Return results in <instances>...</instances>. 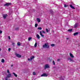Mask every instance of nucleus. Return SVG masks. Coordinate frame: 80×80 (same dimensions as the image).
I'll return each instance as SVG.
<instances>
[{"instance_id": "obj_1", "label": "nucleus", "mask_w": 80, "mask_h": 80, "mask_svg": "<svg viewBox=\"0 0 80 80\" xmlns=\"http://www.w3.org/2000/svg\"><path fill=\"white\" fill-rule=\"evenodd\" d=\"M43 48H49L50 46L48 45V44L45 43L42 46Z\"/></svg>"}, {"instance_id": "obj_2", "label": "nucleus", "mask_w": 80, "mask_h": 80, "mask_svg": "<svg viewBox=\"0 0 80 80\" xmlns=\"http://www.w3.org/2000/svg\"><path fill=\"white\" fill-rule=\"evenodd\" d=\"M10 77H12V74L9 73L7 75V77L6 78H7V79H8V78H10Z\"/></svg>"}, {"instance_id": "obj_3", "label": "nucleus", "mask_w": 80, "mask_h": 80, "mask_svg": "<svg viewBox=\"0 0 80 80\" xmlns=\"http://www.w3.org/2000/svg\"><path fill=\"white\" fill-rule=\"evenodd\" d=\"M45 69H46L47 68H50V67H49V65H48V64H46L45 66Z\"/></svg>"}, {"instance_id": "obj_4", "label": "nucleus", "mask_w": 80, "mask_h": 80, "mask_svg": "<svg viewBox=\"0 0 80 80\" xmlns=\"http://www.w3.org/2000/svg\"><path fill=\"white\" fill-rule=\"evenodd\" d=\"M12 4L11 3H7L4 5V6H8V5H10Z\"/></svg>"}, {"instance_id": "obj_5", "label": "nucleus", "mask_w": 80, "mask_h": 80, "mask_svg": "<svg viewBox=\"0 0 80 80\" xmlns=\"http://www.w3.org/2000/svg\"><path fill=\"white\" fill-rule=\"evenodd\" d=\"M48 75L46 74V73H43L41 75V77H47Z\"/></svg>"}, {"instance_id": "obj_6", "label": "nucleus", "mask_w": 80, "mask_h": 80, "mask_svg": "<svg viewBox=\"0 0 80 80\" xmlns=\"http://www.w3.org/2000/svg\"><path fill=\"white\" fill-rule=\"evenodd\" d=\"M2 16L3 17V18H6L7 17V14H2Z\"/></svg>"}, {"instance_id": "obj_7", "label": "nucleus", "mask_w": 80, "mask_h": 80, "mask_svg": "<svg viewBox=\"0 0 80 80\" xmlns=\"http://www.w3.org/2000/svg\"><path fill=\"white\" fill-rule=\"evenodd\" d=\"M39 33L40 35L41 36V37H44V35L43 34H42V33L41 31H40Z\"/></svg>"}, {"instance_id": "obj_8", "label": "nucleus", "mask_w": 80, "mask_h": 80, "mask_svg": "<svg viewBox=\"0 0 80 80\" xmlns=\"http://www.w3.org/2000/svg\"><path fill=\"white\" fill-rule=\"evenodd\" d=\"M70 56L71 57V58H74V56H73V55L71 53H69Z\"/></svg>"}, {"instance_id": "obj_9", "label": "nucleus", "mask_w": 80, "mask_h": 80, "mask_svg": "<svg viewBox=\"0 0 80 80\" xmlns=\"http://www.w3.org/2000/svg\"><path fill=\"white\" fill-rule=\"evenodd\" d=\"M68 60H69L70 62H73V60L71 58H69L68 59Z\"/></svg>"}, {"instance_id": "obj_10", "label": "nucleus", "mask_w": 80, "mask_h": 80, "mask_svg": "<svg viewBox=\"0 0 80 80\" xmlns=\"http://www.w3.org/2000/svg\"><path fill=\"white\" fill-rule=\"evenodd\" d=\"M16 56L17 57H19V58H20L21 57V55H20L19 54H17L16 55Z\"/></svg>"}, {"instance_id": "obj_11", "label": "nucleus", "mask_w": 80, "mask_h": 80, "mask_svg": "<svg viewBox=\"0 0 80 80\" xmlns=\"http://www.w3.org/2000/svg\"><path fill=\"white\" fill-rule=\"evenodd\" d=\"M78 34V32H76V33H75L73 34L74 36H75V35H77Z\"/></svg>"}, {"instance_id": "obj_12", "label": "nucleus", "mask_w": 80, "mask_h": 80, "mask_svg": "<svg viewBox=\"0 0 80 80\" xmlns=\"http://www.w3.org/2000/svg\"><path fill=\"white\" fill-rule=\"evenodd\" d=\"M37 20L38 22H41L40 19L39 18H37Z\"/></svg>"}, {"instance_id": "obj_13", "label": "nucleus", "mask_w": 80, "mask_h": 80, "mask_svg": "<svg viewBox=\"0 0 80 80\" xmlns=\"http://www.w3.org/2000/svg\"><path fill=\"white\" fill-rule=\"evenodd\" d=\"M70 7H71V8H73V9H75V8H74V7H73V6H72V5H70Z\"/></svg>"}, {"instance_id": "obj_14", "label": "nucleus", "mask_w": 80, "mask_h": 80, "mask_svg": "<svg viewBox=\"0 0 80 80\" xmlns=\"http://www.w3.org/2000/svg\"><path fill=\"white\" fill-rule=\"evenodd\" d=\"M78 25V24H77V23H76L74 26V28H77V26Z\"/></svg>"}, {"instance_id": "obj_15", "label": "nucleus", "mask_w": 80, "mask_h": 80, "mask_svg": "<svg viewBox=\"0 0 80 80\" xmlns=\"http://www.w3.org/2000/svg\"><path fill=\"white\" fill-rule=\"evenodd\" d=\"M37 38L38 39H40V36H39V35L38 34L37 35Z\"/></svg>"}, {"instance_id": "obj_16", "label": "nucleus", "mask_w": 80, "mask_h": 80, "mask_svg": "<svg viewBox=\"0 0 80 80\" xmlns=\"http://www.w3.org/2000/svg\"><path fill=\"white\" fill-rule=\"evenodd\" d=\"M17 45L18 46H20V45H21V44L20 43V42H19L17 43Z\"/></svg>"}, {"instance_id": "obj_17", "label": "nucleus", "mask_w": 80, "mask_h": 80, "mask_svg": "<svg viewBox=\"0 0 80 80\" xmlns=\"http://www.w3.org/2000/svg\"><path fill=\"white\" fill-rule=\"evenodd\" d=\"M50 12L52 14V15H53V13H54V12H53V11H52V10H50Z\"/></svg>"}, {"instance_id": "obj_18", "label": "nucleus", "mask_w": 80, "mask_h": 80, "mask_svg": "<svg viewBox=\"0 0 80 80\" xmlns=\"http://www.w3.org/2000/svg\"><path fill=\"white\" fill-rule=\"evenodd\" d=\"M33 58H34V56H32L31 57L30 59L31 60H32V59H33Z\"/></svg>"}, {"instance_id": "obj_19", "label": "nucleus", "mask_w": 80, "mask_h": 80, "mask_svg": "<svg viewBox=\"0 0 80 80\" xmlns=\"http://www.w3.org/2000/svg\"><path fill=\"white\" fill-rule=\"evenodd\" d=\"M12 73L15 76V77H17V75L15 73L13 72Z\"/></svg>"}, {"instance_id": "obj_20", "label": "nucleus", "mask_w": 80, "mask_h": 80, "mask_svg": "<svg viewBox=\"0 0 80 80\" xmlns=\"http://www.w3.org/2000/svg\"><path fill=\"white\" fill-rule=\"evenodd\" d=\"M15 30H16V31H18V30H19V28L18 27L16 28H15Z\"/></svg>"}, {"instance_id": "obj_21", "label": "nucleus", "mask_w": 80, "mask_h": 80, "mask_svg": "<svg viewBox=\"0 0 80 80\" xmlns=\"http://www.w3.org/2000/svg\"><path fill=\"white\" fill-rule=\"evenodd\" d=\"M1 62H2V63H4V62H5V60H4V59H2L1 60Z\"/></svg>"}, {"instance_id": "obj_22", "label": "nucleus", "mask_w": 80, "mask_h": 80, "mask_svg": "<svg viewBox=\"0 0 80 80\" xmlns=\"http://www.w3.org/2000/svg\"><path fill=\"white\" fill-rule=\"evenodd\" d=\"M55 45L54 44H51V47H54V46Z\"/></svg>"}, {"instance_id": "obj_23", "label": "nucleus", "mask_w": 80, "mask_h": 80, "mask_svg": "<svg viewBox=\"0 0 80 80\" xmlns=\"http://www.w3.org/2000/svg\"><path fill=\"white\" fill-rule=\"evenodd\" d=\"M37 42H36L34 45V47H37Z\"/></svg>"}, {"instance_id": "obj_24", "label": "nucleus", "mask_w": 80, "mask_h": 80, "mask_svg": "<svg viewBox=\"0 0 80 80\" xmlns=\"http://www.w3.org/2000/svg\"><path fill=\"white\" fill-rule=\"evenodd\" d=\"M31 39H32V37H29L28 38V40H29V41H30Z\"/></svg>"}, {"instance_id": "obj_25", "label": "nucleus", "mask_w": 80, "mask_h": 80, "mask_svg": "<svg viewBox=\"0 0 80 80\" xmlns=\"http://www.w3.org/2000/svg\"><path fill=\"white\" fill-rule=\"evenodd\" d=\"M41 32L42 33H42H45V32L44 31H41Z\"/></svg>"}, {"instance_id": "obj_26", "label": "nucleus", "mask_w": 80, "mask_h": 80, "mask_svg": "<svg viewBox=\"0 0 80 80\" xmlns=\"http://www.w3.org/2000/svg\"><path fill=\"white\" fill-rule=\"evenodd\" d=\"M68 7V5H66L65 4H64V7L66 8V7Z\"/></svg>"}, {"instance_id": "obj_27", "label": "nucleus", "mask_w": 80, "mask_h": 80, "mask_svg": "<svg viewBox=\"0 0 80 80\" xmlns=\"http://www.w3.org/2000/svg\"><path fill=\"white\" fill-rule=\"evenodd\" d=\"M38 30H42V27H39L38 28Z\"/></svg>"}, {"instance_id": "obj_28", "label": "nucleus", "mask_w": 80, "mask_h": 80, "mask_svg": "<svg viewBox=\"0 0 80 80\" xmlns=\"http://www.w3.org/2000/svg\"><path fill=\"white\" fill-rule=\"evenodd\" d=\"M68 32H72V29H69L68 30Z\"/></svg>"}, {"instance_id": "obj_29", "label": "nucleus", "mask_w": 80, "mask_h": 80, "mask_svg": "<svg viewBox=\"0 0 80 80\" xmlns=\"http://www.w3.org/2000/svg\"><path fill=\"white\" fill-rule=\"evenodd\" d=\"M7 73H8L10 74V71H9V70L8 69L7 70Z\"/></svg>"}, {"instance_id": "obj_30", "label": "nucleus", "mask_w": 80, "mask_h": 80, "mask_svg": "<svg viewBox=\"0 0 80 80\" xmlns=\"http://www.w3.org/2000/svg\"><path fill=\"white\" fill-rule=\"evenodd\" d=\"M33 74L34 75H36V73H35V72H33Z\"/></svg>"}, {"instance_id": "obj_31", "label": "nucleus", "mask_w": 80, "mask_h": 80, "mask_svg": "<svg viewBox=\"0 0 80 80\" xmlns=\"http://www.w3.org/2000/svg\"><path fill=\"white\" fill-rule=\"evenodd\" d=\"M46 32H48L49 30H48V29L46 28Z\"/></svg>"}, {"instance_id": "obj_32", "label": "nucleus", "mask_w": 80, "mask_h": 80, "mask_svg": "<svg viewBox=\"0 0 80 80\" xmlns=\"http://www.w3.org/2000/svg\"><path fill=\"white\" fill-rule=\"evenodd\" d=\"M37 25H38V24L36 23L35 24V27H37Z\"/></svg>"}, {"instance_id": "obj_33", "label": "nucleus", "mask_w": 80, "mask_h": 80, "mask_svg": "<svg viewBox=\"0 0 80 80\" xmlns=\"http://www.w3.org/2000/svg\"><path fill=\"white\" fill-rule=\"evenodd\" d=\"M53 65H55V61H53Z\"/></svg>"}, {"instance_id": "obj_34", "label": "nucleus", "mask_w": 80, "mask_h": 80, "mask_svg": "<svg viewBox=\"0 0 80 80\" xmlns=\"http://www.w3.org/2000/svg\"><path fill=\"white\" fill-rule=\"evenodd\" d=\"M11 50V48H9L8 49V51H9V52H10Z\"/></svg>"}, {"instance_id": "obj_35", "label": "nucleus", "mask_w": 80, "mask_h": 80, "mask_svg": "<svg viewBox=\"0 0 80 80\" xmlns=\"http://www.w3.org/2000/svg\"><path fill=\"white\" fill-rule=\"evenodd\" d=\"M1 33H2V31L0 30V34H1Z\"/></svg>"}, {"instance_id": "obj_36", "label": "nucleus", "mask_w": 80, "mask_h": 80, "mask_svg": "<svg viewBox=\"0 0 80 80\" xmlns=\"http://www.w3.org/2000/svg\"><path fill=\"white\" fill-rule=\"evenodd\" d=\"M12 45H15V43L14 42H12Z\"/></svg>"}, {"instance_id": "obj_37", "label": "nucleus", "mask_w": 80, "mask_h": 80, "mask_svg": "<svg viewBox=\"0 0 80 80\" xmlns=\"http://www.w3.org/2000/svg\"><path fill=\"white\" fill-rule=\"evenodd\" d=\"M8 38L9 40H10V36H8Z\"/></svg>"}, {"instance_id": "obj_38", "label": "nucleus", "mask_w": 80, "mask_h": 80, "mask_svg": "<svg viewBox=\"0 0 80 80\" xmlns=\"http://www.w3.org/2000/svg\"><path fill=\"white\" fill-rule=\"evenodd\" d=\"M57 61H58V62H59V61H60V59H58Z\"/></svg>"}, {"instance_id": "obj_39", "label": "nucleus", "mask_w": 80, "mask_h": 80, "mask_svg": "<svg viewBox=\"0 0 80 80\" xmlns=\"http://www.w3.org/2000/svg\"><path fill=\"white\" fill-rule=\"evenodd\" d=\"M66 39H67V40H69V38H66Z\"/></svg>"}, {"instance_id": "obj_40", "label": "nucleus", "mask_w": 80, "mask_h": 80, "mask_svg": "<svg viewBox=\"0 0 80 80\" xmlns=\"http://www.w3.org/2000/svg\"><path fill=\"white\" fill-rule=\"evenodd\" d=\"M28 60H29V61L31 60H30V59L28 58Z\"/></svg>"}, {"instance_id": "obj_41", "label": "nucleus", "mask_w": 80, "mask_h": 80, "mask_svg": "<svg viewBox=\"0 0 80 80\" xmlns=\"http://www.w3.org/2000/svg\"><path fill=\"white\" fill-rule=\"evenodd\" d=\"M2 51V49L1 48H0V51Z\"/></svg>"}, {"instance_id": "obj_42", "label": "nucleus", "mask_w": 80, "mask_h": 80, "mask_svg": "<svg viewBox=\"0 0 80 80\" xmlns=\"http://www.w3.org/2000/svg\"><path fill=\"white\" fill-rule=\"evenodd\" d=\"M11 67H13V65H11Z\"/></svg>"}]
</instances>
